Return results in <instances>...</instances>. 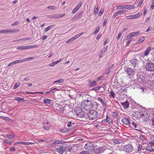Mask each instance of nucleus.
<instances>
[{
  "label": "nucleus",
  "instance_id": "obj_62",
  "mask_svg": "<svg viewBox=\"0 0 154 154\" xmlns=\"http://www.w3.org/2000/svg\"><path fill=\"white\" fill-rule=\"evenodd\" d=\"M122 35V33H121V32H120L119 33V34L118 36L116 37V38H117V40H119L120 38V37Z\"/></svg>",
  "mask_w": 154,
  "mask_h": 154
},
{
  "label": "nucleus",
  "instance_id": "obj_10",
  "mask_svg": "<svg viewBox=\"0 0 154 154\" xmlns=\"http://www.w3.org/2000/svg\"><path fill=\"white\" fill-rule=\"evenodd\" d=\"M134 69L130 68H127L126 70L127 73L129 76H132L134 75Z\"/></svg>",
  "mask_w": 154,
  "mask_h": 154
},
{
  "label": "nucleus",
  "instance_id": "obj_29",
  "mask_svg": "<svg viewBox=\"0 0 154 154\" xmlns=\"http://www.w3.org/2000/svg\"><path fill=\"white\" fill-rule=\"evenodd\" d=\"M65 142L63 141L60 140H56L55 141L54 143L55 144H62L65 143Z\"/></svg>",
  "mask_w": 154,
  "mask_h": 154
},
{
  "label": "nucleus",
  "instance_id": "obj_47",
  "mask_svg": "<svg viewBox=\"0 0 154 154\" xmlns=\"http://www.w3.org/2000/svg\"><path fill=\"white\" fill-rule=\"evenodd\" d=\"M50 16V17L52 18H58L57 14L51 15Z\"/></svg>",
  "mask_w": 154,
  "mask_h": 154
},
{
  "label": "nucleus",
  "instance_id": "obj_49",
  "mask_svg": "<svg viewBox=\"0 0 154 154\" xmlns=\"http://www.w3.org/2000/svg\"><path fill=\"white\" fill-rule=\"evenodd\" d=\"M140 139L142 141L145 140V138L143 135H140Z\"/></svg>",
  "mask_w": 154,
  "mask_h": 154
},
{
  "label": "nucleus",
  "instance_id": "obj_61",
  "mask_svg": "<svg viewBox=\"0 0 154 154\" xmlns=\"http://www.w3.org/2000/svg\"><path fill=\"white\" fill-rule=\"evenodd\" d=\"M56 64V63L55 62L51 63L49 64V66H54Z\"/></svg>",
  "mask_w": 154,
  "mask_h": 154
},
{
  "label": "nucleus",
  "instance_id": "obj_6",
  "mask_svg": "<svg viewBox=\"0 0 154 154\" xmlns=\"http://www.w3.org/2000/svg\"><path fill=\"white\" fill-rule=\"evenodd\" d=\"M145 69L148 71H154V63L150 62L146 63Z\"/></svg>",
  "mask_w": 154,
  "mask_h": 154
},
{
  "label": "nucleus",
  "instance_id": "obj_50",
  "mask_svg": "<svg viewBox=\"0 0 154 154\" xmlns=\"http://www.w3.org/2000/svg\"><path fill=\"white\" fill-rule=\"evenodd\" d=\"M79 154H89V152L88 151H83L81 152Z\"/></svg>",
  "mask_w": 154,
  "mask_h": 154
},
{
  "label": "nucleus",
  "instance_id": "obj_35",
  "mask_svg": "<svg viewBox=\"0 0 154 154\" xmlns=\"http://www.w3.org/2000/svg\"><path fill=\"white\" fill-rule=\"evenodd\" d=\"M145 39V37H141L139 38L138 40V42L140 43L141 42H143Z\"/></svg>",
  "mask_w": 154,
  "mask_h": 154
},
{
  "label": "nucleus",
  "instance_id": "obj_7",
  "mask_svg": "<svg viewBox=\"0 0 154 154\" xmlns=\"http://www.w3.org/2000/svg\"><path fill=\"white\" fill-rule=\"evenodd\" d=\"M94 148V145L92 143L88 142L85 146V148L88 150H93Z\"/></svg>",
  "mask_w": 154,
  "mask_h": 154
},
{
  "label": "nucleus",
  "instance_id": "obj_63",
  "mask_svg": "<svg viewBox=\"0 0 154 154\" xmlns=\"http://www.w3.org/2000/svg\"><path fill=\"white\" fill-rule=\"evenodd\" d=\"M154 7V2H153L152 4L151 5L150 7V9L152 10H153Z\"/></svg>",
  "mask_w": 154,
  "mask_h": 154
},
{
  "label": "nucleus",
  "instance_id": "obj_37",
  "mask_svg": "<svg viewBox=\"0 0 154 154\" xmlns=\"http://www.w3.org/2000/svg\"><path fill=\"white\" fill-rule=\"evenodd\" d=\"M111 120V119H110V118L108 119V115H107L106 116V119H105L104 120H103L102 122H108L109 123V121L111 122V121L110 120Z\"/></svg>",
  "mask_w": 154,
  "mask_h": 154
},
{
  "label": "nucleus",
  "instance_id": "obj_36",
  "mask_svg": "<svg viewBox=\"0 0 154 154\" xmlns=\"http://www.w3.org/2000/svg\"><path fill=\"white\" fill-rule=\"evenodd\" d=\"M75 40V38L74 37H73L72 38L69 39L66 42V43H69L70 42L74 41V40Z\"/></svg>",
  "mask_w": 154,
  "mask_h": 154
},
{
  "label": "nucleus",
  "instance_id": "obj_9",
  "mask_svg": "<svg viewBox=\"0 0 154 154\" xmlns=\"http://www.w3.org/2000/svg\"><path fill=\"white\" fill-rule=\"evenodd\" d=\"M122 121L123 124L128 126V127L131 128V127L130 125L131 122L129 118H124L122 119Z\"/></svg>",
  "mask_w": 154,
  "mask_h": 154
},
{
  "label": "nucleus",
  "instance_id": "obj_59",
  "mask_svg": "<svg viewBox=\"0 0 154 154\" xmlns=\"http://www.w3.org/2000/svg\"><path fill=\"white\" fill-rule=\"evenodd\" d=\"M17 61L18 63H21L25 61L24 59L22 60H17Z\"/></svg>",
  "mask_w": 154,
  "mask_h": 154
},
{
  "label": "nucleus",
  "instance_id": "obj_13",
  "mask_svg": "<svg viewBox=\"0 0 154 154\" xmlns=\"http://www.w3.org/2000/svg\"><path fill=\"white\" fill-rule=\"evenodd\" d=\"M130 62L132 64L134 68L138 63V61L136 59H134L130 61Z\"/></svg>",
  "mask_w": 154,
  "mask_h": 154
},
{
  "label": "nucleus",
  "instance_id": "obj_21",
  "mask_svg": "<svg viewBox=\"0 0 154 154\" xmlns=\"http://www.w3.org/2000/svg\"><path fill=\"white\" fill-rule=\"evenodd\" d=\"M131 125L134 127V129L138 131H140V128H139L138 125L137 124L134 122H132L131 123Z\"/></svg>",
  "mask_w": 154,
  "mask_h": 154
},
{
  "label": "nucleus",
  "instance_id": "obj_41",
  "mask_svg": "<svg viewBox=\"0 0 154 154\" xmlns=\"http://www.w3.org/2000/svg\"><path fill=\"white\" fill-rule=\"evenodd\" d=\"M82 2L80 1V2L78 4L77 6L75 7L77 8L78 9H79L82 5Z\"/></svg>",
  "mask_w": 154,
  "mask_h": 154
},
{
  "label": "nucleus",
  "instance_id": "obj_40",
  "mask_svg": "<svg viewBox=\"0 0 154 154\" xmlns=\"http://www.w3.org/2000/svg\"><path fill=\"white\" fill-rule=\"evenodd\" d=\"M97 83L94 80L91 82V83L90 86L91 87L97 85Z\"/></svg>",
  "mask_w": 154,
  "mask_h": 154
},
{
  "label": "nucleus",
  "instance_id": "obj_23",
  "mask_svg": "<svg viewBox=\"0 0 154 154\" xmlns=\"http://www.w3.org/2000/svg\"><path fill=\"white\" fill-rule=\"evenodd\" d=\"M151 50V47H148L146 50L145 51L144 55L145 56H147L149 54L150 51Z\"/></svg>",
  "mask_w": 154,
  "mask_h": 154
},
{
  "label": "nucleus",
  "instance_id": "obj_18",
  "mask_svg": "<svg viewBox=\"0 0 154 154\" xmlns=\"http://www.w3.org/2000/svg\"><path fill=\"white\" fill-rule=\"evenodd\" d=\"M50 125L48 122H45L43 124V128L45 130H48L49 129Z\"/></svg>",
  "mask_w": 154,
  "mask_h": 154
},
{
  "label": "nucleus",
  "instance_id": "obj_3",
  "mask_svg": "<svg viewBox=\"0 0 154 154\" xmlns=\"http://www.w3.org/2000/svg\"><path fill=\"white\" fill-rule=\"evenodd\" d=\"M68 146V145L67 144L61 146H57L55 147V150L60 154H62L66 150Z\"/></svg>",
  "mask_w": 154,
  "mask_h": 154
},
{
  "label": "nucleus",
  "instance_id": "obj_34",
  "mask_svg": "<svg viewBox=\"0 0 154 154\" xmlns=\"http://www.w3.org/2000/svg\"><path fill=\"white\" fill-rule=\"evenodd\" d=\"M113 66V65H112V66L111 67H108L106 69L105 72V73L106 74H107L108 73L110 69H111L112 67Z\"/></svg>",
  "mask_w": 154,
  "mask_h": 154
},
{
  "label": "nucleus",
  "instance_id": "obj_38",
  "mask_svg": "<svg viewBox=\"0 0 154 154\" xmlns=\"http://www.w3.org/2000/svg\"><path fill=\"white\" fill-rule=\"evenodd\" d=\"M47 8L51 10H55L57 8L54 6H49L47 7Z\"/></svg>",
  "mask_w": 154,
  "mask_h": 154
},
{
  "label": "nucleus",
  "instance_id": "obj_48",
  "mask_svg": "<svg viewBox=\"0 0 154 154\" xmlns=\"http://www.w3.org/2000/svg\"><path fill=\"white\" fill-rule=\"evenodd\" d=\"M3 142H5V143L8 144L9 145H11L12 144V143L10 142L8 140H5L3 141Z\"/></svg>",
  "mask_w": 154,
  "mask_h": 154
},
{
  "label": "nucleus",
  "instance_id": "obj_1",
  "mask_svg": "<svg viewBox=\"0 0 154 154\" xmlns=\"http://www.w3.org/2000/svg\"><path fill=\"white\" fill-rule=\"evenodd\" d=\"M81 106L85 110H87L93 109L94 105L93 101L88 100H85L81 102Z\"/></svg>",
  "mask_w": 154,
  "mask_h": 154
},
{
  "label": "nucleus",
  "instance_id": "obj_8",
  "mask_svg": "<svg viewBox=\"0 0 154 154\" xmlns=\"http://www.w3.org/2000/svg\"><path fill=\"white\" fill-rule=\"evenodd\" d=\"M19 31V29L12 30L11 29H2L0 30V33H8L16 32Z\"/></svg>",
  "mask_w": 154,
  "mask_h": 154
},
{
  "label": "nucleus",
  "instance_id": "obj_42",
  "mask_svg": "<svg viewBox=\"0 0 154 154\" xmlns=\"http://www.w3.org/2000/svg\"><path fill=\"white\" fill-rule=\"evenodd\" d=\"M146 149L147 151H149L150 152L153 151L154 149L153 148H152V147H147L146 148Z\"/></svg>",
  "mask_w": 154,
  "mask_h": 154
},
{
  "label": "nucleus",
  "instance_id": "obj_46",
  "mask_svg": "<svg viewBox=\"0 0 154 154\" xmlns=\"http://www.w3.org/2000/svg\"><path fill=\"white\" fill-rule=\"evenodd\" d=\"M20 82H17L16 83L14 87V89H16L17 88V87L20 85Z\"/></svg>",
  "mask_w": 154,
  "mask_h": 154
},
{
  "label": "nucleus",
  "instance_id": "obj_22",
  "mask_svg": "<svg viewBox=\"0 0 154 154\" xmlns=\"http://www.w3.org/2000/svg\"><path fill=\"white\" fill-rule=\"evenodd\" d=\"M15 100L18 101V103H20L21 102L24 101L25 100L23 98H21L18 97H14Z\"/></svg>",
  "mask_w": 154,
  "mask_h": 154
},
{
  "label": "nucleus",
  "instance_id": "obj_26",
  "mask_svg": "<svg viewBox=\"0 0 154 154\" xmlns=\"http://www.w3.org/2000/svg\"><path fill=\"white\" fill-rule=\"evenodd\" d=\"M51 102V100L49 99H46L43 100L44 103L46 104H50Z\"/></svg>",
  "mask_w": 154,
  "mask_h": 154
},
{
  "label": "nucleus",
  "instance_id": "obj_43",
  "mask_svg": "<svg viewBox=\"0 0 154 154\" xmlns=\"http://www.w3.org/2000/svg\"><path fill=\"white\" fill-rule=\"evenodd\" d=\"M110 96L113 98H115V94L112 90L111 91H110Z\"/></svg>",
  "mask_w": 154,
  "mask_h": 154
},
{
  "label": "nucleus",
  "instance_id": "obj_39",
  "mask_svg": "<svg viewBox=\"0 0 154 154\" xmlns=\"http://www.w3.org/2000/svg\"><path fill=\"white\" fill-rule=\"evenodd\" d=\"M108 47V46H107L106 47L104 48H103L102 49L101 52L102 53H103V54H105V53L106 52V50L107 49V47Z\"/></svg>",
  "mask_w": 154,
  "mask_h": 154
},
{
  "label": "nucleus",
  "instance_id": "obj_15",
  "mask_svg": "<svg viewBox=\"0 0 154 154\" xmlns=\"http://www.w3.org/2000/svg\"><path fill=\"white\" fill-rule=\"evenodd\" d=\"M104 98L103 97H99L97 98L98 100L100 102L103 106H106V103L104 101Z\"/></svg>",
  "mask_w": 154,
  "mask_h": 154
},
{
  "label": "nucleus",
  "instance_id": "obj_16",
  "mask_svg": "<svg viewBox=\"0 0 154 154\" xmlns=\"http://www.w3.org/2000/svg\"><path fill=\"white\" fill-rule=\"evenodd\" d=\"M83 12H80L77 14L75 16L73 17L72 19V21H75L77 19L79 18L82 15Z\"/></svg>",
  "mask_w": 154,
  "mask_h": 154
},
{
  "label": "nucleus",
  "instance_id": "obj_24",
  "mask_svg": "<svg viewBox=\"0 0 154 154\" xmlns=\"http://www.w3.org/2000/svg\"><path fill=\"white\" fill-rule=\"evenodd\" d=\"M119 113L117 111H115L113 112H112L111 113V115L112 117L114 118L117 117L118 116Z\"/></svg>",
  "mask_w": 154,
  "mask_h": 154
},
{
  "label": "nucleus",
  "instance_id": "obj_28",
  "mask_svg": "<svg viewBox=\"0 0 154 154\" xmlns=\"http://www.w3.org/2000/svg\"><path fill=\"white\" fill-rule=\"evenodd\" d=\"M30 38H20V39H19L17 40H15L14 42H15L23 41H26L27 40H30Z\"/></svg>",
  "mask_w": 154,
  "mask_h": 154
},
{
  "label": "nucleus",
  "instance_id": "obj_2",
  "mask_svg": "<svg viewBox=\"0 0 154 154\" xmlns=\"http://www.w3.org/2000/svg\"><path fill=\"white\" fill-rule=\"evenodd\" d=\"M74 111L78 117L82 118L85 116V112L80 107H75Z\"/></svg>",
  "mask_w": 154,
  "mask_h": 154
},
{
  "label": "nucleus",
  "instance_id": "obj_44",
  "mask_svg": "<svg viewBox=\"0 0 154 154\" xmlns=\"http://www.w3.org/2000/svg\"><path fill=\"white\" fill-rule=\"evenodd\" d=\"M100 29V27H97L96 28V29L94 32V34H96L97 33V32H98L99 29Z\"/></svg>",
  "mask_w": 154,
  "mask_h": 154
},
{
  "label": "nucleus",
  "instance_id": "obj_32",
  "mask_svg": "<svg viewBox=\"0 0 154 154\" xmlns=\"http://www.w3.org/2000/svg\"><path fill=\"white\" fill-rule=\"evenodd\" d=\"M54 25H51L48 26L47 27L45 28V32H47L51 28L53 27Z\"/></svg>",
  "mask_w": 154,
  "mask_h": 154
},
{
  "label": "nucleus",
  "instance_id": "obj_51",
  "mask_svg": "<svg viewBox=\"0 0 154 154\" xmlns=\"http://www.w3.org/2000/svg\"><path fill=\"white\" fill-rule=\"evenodd\" d=\"M142 13H139L136 14H134L135 18H137L139 17L140 15Z\"/></svg>",
  "mask_w": 154,
  "mask_h": 154
},
{
  "label": "nucleus",
  "instance_id": "obj_5",
  "mask_svg": "<svg viewBox=\"0 0 154 154\" xmlns=\"http://www.w3.org/2000/svg\"><path fill=\"white\" fill-rule=\"evenodd\" d=\"M122 149L123 151L126 152H130L133 150L134 148L132 145L128 144L124 146Z\"/></svg>",
  "mask_w": 154,
  "mask_h": 154
},
{
  "label": "nucleus",
  "instance_id": "obj_56",
  "mask_svg": "<svg viewBox=\"0 0 154 154\" xmlns=\"http://www.w3.org/2000/svg\"><path fill=\"white\" fill-rule=\"evenodd\" d=\"M10 151L11 152H14L16 150V149L14 147H12L9 148Z\"/></svg>",
  "mask_w": 154,
  "mask_h": 154
},
{
  "label": "nucleus",
  "instance_id": "obj_45",
  "mask_svg": "<svg viewBox=\"0 0 154 154\" xmlns=\"http://www.w3.org/2000/svg\"><path fill=\"white\" fill-rule=\"evenodd\" d=\"M64 80L63 79H60L59 80H57L56 81H54V83H61L63 82Z\"/></svg>",
  "mask_w": 154,
  "mask_h": 154
},
{
  "label": "nucleus",
  "instance_id": "obj_64",
  "mask_svg": "<svg viewBox=\"0 0 154 154\" xmlns=\"http://www.w3.org/2000/svg\"><path fill=\"white\" fill-rule=\"evenodd\" d=\"M149 143L150 144L151 146H154V140L153 142L151 141Z\"/></svg>",
  "mask_w": 154,
  "mask_h": 154
},
{
  "label": "nucleus",
  "instance_id": "obj_57",
  "mask_svg": "<svg viewBox=\"0 0 154 154\" xmlns=\"http://www.w3.org/2000/svg\"><path fill=\"white\" fill-rule=\"evenodd\" d=\"M77 8H76L75 7V8L73 9V11H72V14H74L78 10Z\"/></svg>",
  "mask_w": 154,
  "mask_h": 154
},
{
  "label": "nucleus",
  "instance_id": "obj_11",
  "mask_svg": "<svg viewBox=\"0 0 154 154\" xmlns=\"http://www.w3.org/2000/svg\"><path fill=\"white\" fill-rule=\"evenodd\" d=\"M139 34V32L138 31L131 33L127 35V38H131L132 37L136 36Z\"/></svg>",
  "mask_w": 154,
  "mask_h": 154
},
{
  "label": "nucleus",
  "instance_id": "obj_25",
  "mask_svg": "<svg viewBox=\"0 0 154 154\" xmlns=\"http://www.w3.org/2000/svg\"><path fill=\"white\" fill-rule=\"evenodd\" d=\"M116 8L117 9H126V5H118L116 6Z\"/></svg>",
  "mask_w": 154,
  "mask_h": 154
},
{
  "label": "nucleus",
  "instance_id": "obj_30",
  "mask_svg": "<svg viewBox=\"0 0 154 154\" xmlns=\"http://www.w3.org/2000/svg\"><path fill=\"white\" fill-rule=\"evenodd\" d=\"M126 9H131V8L134 9L135 7L134 5H126Z\"/></svg>",
  "mask_w": 154,
  "mask_h": 154
},
{
  "label": "nucleus",
  "instance_id": "obj_60",
  "mask_svg": "<svg viewBox=\"0 0 154 154\" xmlns=\"http://www.w3.org/2000/svg\"><path fill=\"white\" fill-rule=\"evenodd\" d=\"M34 58V57H31L25 58L24 59H25V61H26L29 60H31V59H33V58Z\"/></svg>",
  "mask_w": 154,
  "mask_h": 154
},
{
  "label": "nucleus",
  "instance_id": "obj_20",
  "mask_svg": "<svg viewBox=\"0 0 154 154\" xmlns=\"http://www.w3.org/2000/svg\"><path fill=\"white\" fill-rule=\"evenodd\" d=\"M121 104L125 109L129 107V103L127 100L125 102L121 103Z\"/></svg>",
  "mask_w": 154,
  "mask_h": 154
},
{
  "label": "nucleus",
  "instance_id": "obj_19",
  "mask_svg": "<svg viewBox=\"0 0 154 154\" xmlns=\"http://www.w3.org/2000/svg\"><path fill=\"white\" fill-rule=\"evenodd\" d=\"M135 116L137 117L140 118L144 116V115L140 112L137 111L135 112Z\"/></svg>",
  "mask_w": 154,
  "mask_h": 154
},
{
  "label": "nucleus",
  "instance_id": "obj_33",
  "mask_svg": "<svg viewBox=\"0 0 154 154\" xmlns=\"http://www.w3.org/2000/svg\"><path fill=\"white\" fill-rule=\"evenodd\" d=\"M98 5H96L95 6V8L94 9V13L96 15L97 13H98L99 11V10L98 8Z\"/></svg>",
  "mask_w": 154,
  "mask_h": 154
},
{
  "label": "nucleus",
  "instance_id": "obj_58",
  "mask_svg": "<svg viewBox=\"0 0 154 154\" xmlns=\"http://www.w3.org/2000/svg\"><path fill=\"white\" fill-rule=\"evenodd\" d=\"M19 23L18 21H16L14 23L11 24V26H16Z\"/></svg>",
  "mask_w": 154,
  "mask_h": 154
},
{
  "label": "nucleus",
  "instance_id": "obj_55",
  "mask_svg": "<svg viewBox=\"0 0 154 154\" xmlns=\"http://www.w3.org/2000/svg\"><path fill=\"white\" fill-rule=\"evenodd\" d=\"M25 47L24 46H21L17 48V49L18 50H24L25 49Z\"/></svg>",
  "mask_w": 154,
  "mask_h": 154
},
{
  "label": "nucleus",
  "instance_id": "obj_14",
  "mask_svg": "<svg viewBox=\"0 0 154 154\" xmlns=\"http://www.w3.org/2000/svg\"><path fill=\"white\" fill-rule=\"evenodd\" d=\"M34 143L32 142H23L22 141H20L15 142L14 144V145H15L17 144H22L24 145H29V144H33Z\"/></svg>",
  "mask_w": 154,
  "mask_h": 154
},
{
  "label": "nucleus",
  "instance_id": "obj_54",
  "mask_svg": "<svg viewBox=\"0 0 154 154\" xmlns=\"http://www.w3.org/2000/svg\"><path fill=\"white\" fill-rule=\"evenodd\" d=\"M65 15V14H57V17L58 18H60V17H62L64 16Z\"/></svg>",
  "mask_w": 154,
  "mask_h": 154
},
{
  "label": "nucleus",
  "instance_id": "obj_12",
  "mask_svg": "<svg viewBox=\"0 0 154 154\" xmlns=\"http://www.w3.org/2000/svg\"><path fill=\"white\" fill-rule=\"evenodd\" d=\"M104 150L103 147H99L98 148H95L94 152L95 154H97L99 152H102Z\"/></svg>",
  "mask_w": 154,
  "mask_h": 154
},
{
  "label": "nucleus",
  "instance_id": "obj_17",
  "mask_svg": "<svg viewBox=\"0 0 154 154\" xmlns=\"http://www.w3.org/2000/svg\"><path fill=\"white\" fill-rule=\"evenodd\" d=\"M126 12V11L125 10H122L117 11L113 15L112 17L114 18L119 14H123L124 13H125Z\"/></svg>",
  "mask_w": 154,
  "mask_h": 154
},
{
  "label": "nucleus",
  "instance_id": "obj_27",
  "mask_svg": "<svg viewBox=\"0 0 154 154\" xmlns=\"http://www.w3.org/2000/svg\"><path fill=\"white\" fill-rule=\"evenodd\" d=\"M57 110L59 112L63 113L64 111V109L62 106H58L57 107Z\"/></svg>",
  "mask_w": 154,
  "mask_h": 154
},
{
  "label": "nucleus",
  "instance_id": "obj_31",
  "mask_svg": "<svg viewBox=\"0 0 154 154\" xmlns=\"http://www.w3.org/2000/svg\"><path fill=\"white\" fill-rule=\"evenodd\" d=\"M14 136L12 134H9L7 135V138L9 139H12L14 137Z\"/></svg>",
  "mask_w": 154,
  "mask_h": 154
},
{
  "label": "nucleus",
  "instance_id": "obj_4",
  "mask_svg": "<svg viewBox=\"0 0 154 154\" xmlns=\"http://www.w3.org/2000/svg\"><path fill=\"white\" fill-rule=\"evenodd\" d=\"M88 116L89 120H93L96 119L98 116L97 112L94 110L89 111L87 114Z\"/></svg>",
  "mask_w": 154,
  "mask_h": 154
},
{
  "label": "nucleus",
  "instance_id": "obj_53",
  "mask_svg": "<svg viewBox=\"0 0 154 154\" xmlns=\"http://www.w3.org/2000/svg\"><path fill=\"white\" fill-rule=\"evenodd\" d=\"M142 148V145H139L138 146L137 148V151L138 152Z\"/></svg>",
  "mask_w": 154,
  "mask_h": 154
},
{
  "label": "nucleus",
  "instance_id": "obj_52",
  "mask_svg": "<svg viewBox=\"0 0 154 154\" xmlns=\"http://www.w3.org/2000/svg\"><path fill=\"white\" fill-rule=\"evenodd\" d=\"M103 12H104V10L103 9H102V10H101L99 12V16H101L102 15Z\"/></svg>",
  "mask_w": 154,
  "mask_h": 154
}]
</instances>
